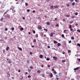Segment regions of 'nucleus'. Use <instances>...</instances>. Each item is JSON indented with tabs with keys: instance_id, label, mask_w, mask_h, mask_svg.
Returning a JSON list of instances; mask_svg holds the SVG:
<instances>
[{
	"instance_id": "f257e3e1",
	"label": "nucleus",
	"mask_w": 80,
	"mask_h": 80,
	"mask_svg": "<svg viewBox=\"0 0 80 80\" xmlns=\"http://www.w3.org/2000/svg\"><path fill=\"white\" fill-rule=\"evenodd\" d=\"M53 74L52 73H50L49 74V77L50 78H52L53 77Z\"/></svg>"
},
{
	"instance_id": "f03ea898",
	"label": "nucleus",
	"mask_w": 80,
	"mask_h": 80,
	"mask_svg": "<svg viewBox=\"0 0 80 80\" xmlns=\"http://www.w3.org/2000/svg\"><path fill=\"white\" fill-rule=\"evenodd\" d=\"M7 77L9 78V77L10 76V73H9V72H8L7 73Z\"/></svg>"
},
{
	"instance_id": "7ed1b4c3",
	"label": "nucleus",
	"mask_w": 80,
	"mask_h": 80,
	"mask_svg": "<svg viewBox=\"0 0 80 80\" xmlns=\"http://www.w3.org/2000/svg\"><path fill=\"white\" fill-rule=\"evenodd\" d=\"M15 8V7H13V6H12L11 7V8L10 9V10H13V9H14Z\"/></svg>"
},
{
	"instance_id": "20e7f679",
	"label": "nucleus",
	"mask_w": 80,
	"mask_h": 80,
	"mask_svg": "<svg viewBox=\"0 0 80 80\" xmlns=\"http://www.w3.org/2000/svg\"><path fill=\"white\" fill-rule=\"evenodd\" d=\"M53 58L54 59L55 61H57V58L55 57H53Z\"/></svg>"
},
{
	"instance_id": "39448f33",
	"label": "nucleus",
	"mask_w": 80,
	"mask_h": 80,
	"mask_svg": "<svg viewBox=\"0 0 80 80\" xmlns=\"http://www.w3.org/2000/svg\"><path fill=\"white\" fill-rule=\"evenodd\" d=\"M38 28L39 30H42V28L40 25L38 26Z\"/></svg>"
},
{
	"instance_id": "423d86ee",
	"label": "nucleus",
	"mask_w": 80,
	"mask_h": 80,
	"mask_svg": "<svg viewBox=\"0 0 80 80\" xmlns=\"http://www.w3.org/2000/svg\"><path fill=\"white\" fill-rule=\"evenodd\" d=\"M10 48L9 47H8L6 48V51H8V49Z\"/></svg>"
},
{
	"instance_id": "0eeeda50",
	"label": "nucleus",
	"mask_w": 80,
	"mask_h": 80,
	"mask_svg": "<svg viewBox=\"0 0 80 80\" xmlns=\"http://www.w3.org/2000/svg\"><path fill=\"white\" fill-rule=\"evenodd\" d=\"M79 69V67H77L76 68H75L74 70H78Z\"/></svg>"
},
{
	"instance_id": "6e6552de",
	"label": "nucleus",
	"mask_w": 80,
	"mask_h": 80,
	"mask_svg": "<svg viewBox=\"0 0 80 80\" xmlns=\"http://www.w3.org/2000/svg\"><path fill=\"white\" fill-rule=\"evenodd\" d=\"M6 17H8V18H10V15L8 14H7L6 15Z\"/></svg>"
},
{
	"instance_id": "1a4fd4ad",
	"label": "nucleus",
	"mask_w": 80,
	"mask_h": 80,
	"mask_svg": "<svg viewBox=\"0 0 80 80\" xmlns=\"http://www.w3.org/2000/svg\"><path fill=\"white\" fill-rule=\"evenodd\" d=\"M40 58H43V55H42V54H40Z\"/></svg>"
},
{
	"instance_id": "9d476101",
	"label": "nucleus",
	"mask_w": 80,
	"mask_h": 80,
	"mask_svg": "<svg viewBox=\"0 0 80 80\" xmlns=\"http://www.w3.org/2000/svg\"><path fill=\"white\" fill-rule=\"evenodd\" d=\"M18 48L19 50H20V51H22V49L21 48Z\"/></svg>"
},
{
	"instance_id": "9b49d317",
	"label": "nucleus",
	"mask_w": 80,
	"mask_h": 80,
	"mask_svg": "<svg viewBox=\"0 0 80 80\" xmlns=\"http://www.w3.org/2000/svg\"><path fill=\"white\" fill-rule=\"evenodd\" d=\"M46 25H50V22H47Z\"/></svg>"
},
{
	"instance_id": "f8f14e48",
	"label": "nucleus",
	"mask_w": 80,
	"mask_h": 80,
	"mask_svg": "<svg viewBox=\"0 0 80 80\" xmlns=\"http://www.w3.org/2000/svg\"><path fill=\"white\" fill-rule=\"evenodd\" d=\"M53 33H51L50 35V37H53Z\"/></svg>"
},
{
	"instance_id": "ddd939ff",
	"label": "nucleus",
	"mask_w": 80,
	"mask_h": 80,
	"mask_svg": "<svg viewBox=\"0 0 80 80\" xmlns=\"http://www.w3.org/2000/svg\"><path fill=\"white\" fill-rule=\"evenodd\" d=\"M54 44H56V43H57V42L56 41H54Z\"/></svg>"
},
{
	"instance_id": "4468645a",
	"label": "nucleus",
	"mask_w": 80,
	"mask_h": 80,
	"mask_svg": "<svg viewBox=\"0 0 80 80\" xmlns=\"http://www.w3.org/2000/svg\"><path fill=\"white\" fill-rule=\"evenodd\" d=\"M46 60L47 61H49V60H50V58H46Z\"/></svg>"
},
{
	"instance_id": "2eb2a0df",
	"label": "nucleus",
	"mask_w": 80,
	"mask_h": 80,
	"mask_svg": "<svg viewBox=\"0 0 80 80\" xmlns=\"http://www.w3.org/2000/svg\"><path fill=\"white\" fill-rule=\"evenodd\" d=\"M32 32L33 33H35V31L34 30H32Z\"/></svg>"
},
{
	"instance_id": "dca6fc26",
	"label": "nucleus",
	"mask_w": 80,
	"mask_h": 80,
	"mask_svg": "<svg viewBox=\"0 0 80 80\" xmlns=\"http://www.w3.org/2000/svg\"><path fill=\"white\" fill-rule=\"evenodd\" d=\"M61 45V44H60V43H58V47H59V46H60V45Z\"/></svg>"
},
{
	"instance_id": "f3484780",
	"label": "nucleus",
	"mask_w": 80,
	"mask_h": 80,
	"mask_svg": "<svg viewBox=\"0 0 80 80\" xmlns=\"http://www.w3.org/2000/svg\"><path fill=\"white\" fill-rule=\"evenodd\" d=\"M53 8V5H52L50 6V8H51V9H52Z\"/></svg>"
},
{
	"instance_id": "a211bd4d",
	"label": "nucleus",
	"mask_w": 80,
	"mask_h": 80,
	"mask_svg": "<svg viewBox=\"0 0 80 80\" xmlns=\"http://www.w3.org/2000/svg\"><path fill=\"white\" fill-rule=\"evenodd\" d=\"M20 30H21V31H23V28H21L20 29Z\"/></svg>"
},
{
	"instance_id": "6ab92c4d",
	"label": "nucleus",
	"mask_w": 80,
	"mask_h": 80,
	"mask_svg": "<svg viewBox=\"0 0 80 80\" xmlns=\"http://www.w3.org/2000/svg\"><path fill=\"white\" fill-rule=\"evenodd\" d=\"M54 8H58V6H54Z\"/></svg>"
},
{
	"instance_id": "aec40b11",
	"label": "nucleus",
	"mask_w": 80,
	"mask_h": 80,
	"mask_svg": "<svg viewBox=\"0 0 80 80\" xmlns=\"http://www.w3.org/2000/svg\"><path fill=\"white\" fill-rule=\"evenodd\" d=\"M75 2H73V3H72V5L73 6H74V5H75Z\"/></svg>"
},
{
	"instance_id": "412c9836",
	"label": "nucleus",
	"mask_w": 80,
	"mask_h": 80,
	"mask_svg": "<svg viewBox=\"0 0 80 80\" xmlns=\"http://www.w3.org/2000/svg\"><path fill=\"white\" fill-rule=\"evenodd\" d=\"M73 21H71V22H69V23H70V24H71L73 23Z\"/></svg>"
},
{
	"instance_id": "4be33fe9",
	"label": "nucleus",
	"mask_w": 80,
	"mask_h": 80,
	"mask_svg": "<svg viewBox=\"0 0 80 80\" xmlns=\"http://www.w3.org/2000/svg\"><path fill=\"white\" fill-rule=\"evenodd\" d=\"M69 28H72V25H70L69 27Z\"/></svg>"
},
{
	"instance_id": "5701e85b",
	"label": "nucleus",
	"mask_w": 80,
	"mask_h": 80,
	"mask_svg": "<svg viewBox=\"0 0 80 80\" xmlns=\"http://www.w3.org/2000/svg\"><path fill=\"white\" fill-rule=\"evenodd\" d=\"M12 13H15V10H13H13H12Z\"/></svg>"
},
{
	"instance_id": "b1692460",
	"label": "nucleus",
	"mask_w": 80,
	"mask_h": 80,
	"mask_svg": "<svg viewBox=\"0 0 80 80\" xmlns=\"http://www.w3.org/2000/svg\"><path fill=\"white\" fill-rule=\"evenodd\" d=\"M66 62V61L65 60H63L62 61V62Z\"/></svg>"
},
{
	"instance_id": "393cba45",
	"label": "nucleus",
	"mask_w": 80,
	"mask_h": 80,
	"mask_svg": "<svg viewBox=\"0 0 80 80\" xmlns=\"http://www.w3.org/2000/svg\"><path fill=\"white\" fill-rule=\"evenodd\" d=\"M44 30H45V32H47V29L44 28Z\"/></svg>"
},
{
	"instance_id": "a878e982",
	"label": "nucleus",
	"mask_w": 80,
	"mask_h": 80,
	"mask_svg": "<svg viewBox=\"0 0 80 80\" xmlns=\"http://www.w3.org/2000/svg\"><path fill=\"white\" fill-rule=\"evenodd\" d=\"M75 2H77V3H78L79 2L78 0H75Z\"/></svg>"
},
{
	"instance_id": "bb28decb",
	"label": "nucleus",
	"mask_w": 80,
	"mask_h": 80,
	"mask_svg": "<svg viewBox=\"0 0 80 80\" xmlns=\"http://www.w3.org/2000/svg\"><path fill=\"white\" fill-rule=\"evenodd\" d=\"M71 39L72 40H74V39H75V38H74V37H72Z\"/></svg>"
},
{
	"instance_id": "cd10ccee",
	"label": "nucleus",
	"mask_w": 80,
	"mask_h": 80,
	"mask_svg": "<svg viewBox=\"0 0 80 80\" xmlns=\"http://www.w3.org/2000/svg\"><path fill=\"white\" fill-rule=\"evenodd\" d=\"M72 18H75V16H72L71 17Z\"/></svg>"
},
{
	"instance_id": "c85d7f7f",
	"label": "nucleus",
	"mask_w": 80,
	"mask_h": 80,
	"mask_svg": "<svg viewBox=\"0 0 80 80\" xmlns=\"http://www.w3.org/2000/svg\"><path fill=\"white\" fill-rule=\"evenodd\" d=\"M66 6H67V7H70V4H67L66 5Z\"/></svg>"
},
{
	"instance_id": "c756f323",
	"label": "nucleus",
	"mask_w": 80,
	"mask_h": 80,
	"mask_svg": "<svg viewBox=\"0 0 80 80\" xmlns=\"http://www.w3.org/2000/svg\"><path fill=\"white\" fill-rule=\"evenodd\" d=\"M25 5H26V6H28V3H27V2H26L25 3Z\"/></svg>"
},
{
	"instance_id": "7c9ffc66",
	"label": "nucleus",
	"mask_w": 80,
	"mask_h": 80,
	"mask_svg": "<svg viewBox=\"0 0 80 80\" xmlns=\"http://www.w3.org/2000/svg\"><path fill=\"white\" fill-rule=\"evenodd\" d=\"M66 31H67V30H65L64 31V32H63V33H66V32H66Z\"/></svg>"
},
{
	"instance_id": "2f4dec72",
	"label": "nucleus",
	"mask_w": 80,
	"mask_h": 80,
	"mask_svg": "<svg viewBox=\"0 0 80 80\" xmlns=\"http://www.w3.org/2000/svg\"><path fill=\"white\" fill-rule=\"evenodd\" d=\"M53 73H54V74H57V72L56 71H54Z\"/></svg>"
},
{
	"instance_id": "473e14b6",
	"label": "nucleus",
	"mask_w": 80,
	"mask_h": 80,
	"mask_svg": "<svg viewBox=\"0 0 80 80\" xmlns=\"http://www.w3.org/2000/svg\"><path fill=\"white\" fill-rule=\"evenodd\" d=\"M30 69H33V67L32 66H30Z\"/></svg>"
},
{
	"instance_id": "72a5a7b5",
	"label": "nucleus",
	"mask_w": 80,
	"mask_h": 80,
	"mask_svg": "<svg viewBox=\"0 0 80 80\" xmlns=\"http://www.w3.org/2000/svg\"><path fill=\"white\" fill-rule=\"evenodd\" d=\"M33 42H36V40L35 39H34L33 40Z\"/></svg>"
},
{
	"instance_id": "f704fd0d",
	"label": "nucleus",
	"mask_w": 80,
	"mask_h": 80,
	"mask_svg": "<svg viewBox=\"0 0 80 80\" xmlns=\"http://www.w3.org/2000/svg\"><path fill=\"white\" fill-rule=\"evenodd\" d=\"M2 20H3V18H2L1 19V21H2Z\"/></svg>"
},
{
	"instance_id": "c9c22d12",
	"label": "nucleus",
	"mask_w": 80,
	"mask_h": 80,
	"mask_svg": "<svg viewBox=\"0 0 80 80\" xmlns=\"http://www.w3.org/2000/svg\"><path fill=\"white\" fill-rule=\"evenodd\" d=\"M62 38H63V37H64V34H62Z\"/></svg>"
},
{
	"instance_id": "e433bc0d",
	"label": "nucleus",
	"mask_w": 80,
	"mask_h": 80,
	"mask_svg": "<svg viewBox=\"0 0 80 80\" xmlns=\"http://www.w3.org/2000/svg\"><path fill=\"white\" fill-rule=\"evenodd\" d=\"M50 72H46V74H49Z\"/></svg>"
},
{
	"instance_id": "4c0bfd02",
	"label": "nucleus",
	"mask_w": 80,
	"mask_h": 80,
	"mask_svg": "<svg viewBox=\"0 0 80 80\" xmlns=\"http://www.w3.org/2000/svg\"><path fill=\"white\" fill-rule=\"evenodd\" d=\"M31 70L30 69H28V72H31Z\"/></svg>"
},
{
	"instance_id": "58836bf2",
	"label": "nucleus",
	"mask_w": 80,
	"mask_h": 80,
	"mask_svg": "<svg viewBox=\"0 0 80 80\" xmlns=\"http://www.w3.org/2000/svg\"><path fill=\"white\" fill-rule=\"evenodd\" d=\"M8 63H12V61H10L8 62Z\"/></svg>"
},
{
	"instance_id": "ea45409f",
	"label": "nucleus",
	"mask_w": 80,
	"mask_h": 80,
	"mask_svg": "<svg viewBox=\"0 0 80 80\" xmlns=\"http://www.w3.org/2000/svg\"><path fill=\"white\" fill-rule=\"evenodd\" d=\"M71 52V51L70 50H68V53H70Z\"/></svg>"
},
{
	"instance_id": "a19ab883",
	"label": "nucleus",
	"mask_w": 80,
	"mask_h": 80,
	"mask_svg": "<svg viewBox=\"0 0 80 80\" xmlns=\"http://www.w3.org/2000/svg\"><path fill=\"white\" fill-rule=\"evenodd\" d=\"M77 32H79V33H80V30L78 29L77 30Z\"/></svg>"
},
{
	"instance_id": "79ce46f5",
	"label": "nucleus",
	"mask_w": 80,
	"mask_h": 80,
	"mask_svg": "<svg viewBox=\"0 0 80 80\" xmlns=\"http://www.w3.org/2000/svg\"><path fill=\"white\" fill-rule=\"evenodd\" d=\"M70 31L71 32L73 30L72 28H70Z\"/></svg>"
},
{
	"instance_id": "37998d69",
	"label": "nucleus",
	"mask_w": 80,
	"mask_h": 80,
	"mask_svg": "<svg viewBox=\"0 0 80 80\" xmlns=\"http://www.w3.org/2000/svg\"><path fill=\"white\" fill-rule=\"evenodd\" d=\"M77 45H78V46H79V47H80V44L78 43Z\"/></svg>"
},
{
	"instance_id": "c03bdc74",
	"label": "nucleus",
	"mask_w": 80,
	"mask_h": 80,
	"mask_svg": "<svg viewBox=\"0 0 80 80\" xmlns=\"http://www.w3.org/2000/svg\"><path fill=\"white\" fill-rule=\"evenodd\" d=\"M75 15H78V12H76L75 13Z\"/></svg>"
},
{
	"instance_id": "a18cd8bd",
	"label": "nucleus",
	"mask_w": 80,
	"mask_h": 80,
	"mask_svg": "<svg viewBox=\"0 0 80 80\" xmlns=\"http://www.w3.org/2000/svg\"><path fill=\"white\" fill-rule=\"evenodd\" d=\"M11 29L12 30H15V29H14V28H12Z\"/></svg>"
},
{
	"instance_id": "49530a36",
	"label": "nucleus",
	"mask_w": 80,
	"mask_h": 80,
	"mask_svg": "<svg viewBox=\"0 0 80 80\" xmlns=\"http://www.w3.org/2000/svg\"><path fill=\"white\" fill-rule=\"evenodd\" d=\"M72 43V41H69V43Z\"/></svg>"
},
{
	"instance_id": "de8ad7c7",
	"label": "nucleus",
	"mask_w": 80,
	"mask_h": 80,
	"mask_svg": "<svg viewBox=\"0 0 80 80\" xmlns=\"http://www.w3.org/2000/svg\"><path fill=\"white\" fill-rule=\"evenodd\" d=\"M37 72H38V73H40V70H38L37 71Z\"/></svg>"
},
{
	"instance_id": "09e8293b",
	"label": "nucleus",
	"mask_w": 80,
	"mask_h": 80,
	"mask_svg": "<svg viewBox=\"0 0 80 80\" xmlns=\"http://www.w3.org/2000/svg\"><path fill=\"white\" fill-rule=\"evenodd\" d=\"M28 78H30L31 77V76L30 75H28Z\"/></svg>"
},
{
	"instance_id": "8fccbe9b",
	"label": "nucleus",
	"mask_w": 80,
	"mask_h": 80,
	"mask_svg": "<svg viewBox=\"0 0 80 80\" xmlns=\"http://www.w3.org/2000/svg\"><path fill=\"white\" fill-rule=\"evenodd\" d=\"M27 12H30V10L29 9H27Z\"/></svg>"
},
{
	"instance_id": "3c124183",
	"label": "nucleus",
	"mask_w": 80,
	"mask_h": 80,
	"mask_svg": "<svg viewBox=\"0 0 80 80\" xmlns=\"http://www.w3.org/2000/svg\"><path fill=\"white\" fill-rule=\"evenodd\" d=\"M63 22H65V19H63Z\"/></svg>"
},
{
	"instance_id": "603ef678",
	"label": "nucleus",
	"mask_w": 80,
	"mask_h": 80,
	"mask_svg": "<svg viewBox=\"0 0 80 80\" xmlns=\"http://www.w3.org/2000/svg\"><path fill=\"white\" fill-rule=\"evenodd\" d=\"M29 62H30V61H28V60H27V63H29Z\"/></svg>"
},
{
	"instance_id": "864d4df0",
	"label": "nucleus",
	"mask_w": 80,
	"mask_h": 80,
	"mask_svg": "<svg viewBox=\"0 0 80 80\" xmlns=\"http://www.w3.org/2000/svg\"><path fill=\"white\" fill-rule=\"evenodd\" d=\"M52 72H53V71H55V70L54 69H52Z\"/></svg>"
},
{
	"instance_id": "5fc2aeb1",
	"label": "nucleus",
	"mask_w": 80,
	"mask_h": 80,
	"mask_svg": "<svg viewBox=\"0 0 80 80\" xmlns=\"http://www.w3.org/2000/svg\"><path fill=\"white\" fill-rule=\"evenodd\" d=\"M5 31H7L8 30V29L7 28H6L5 29Z\"/></svg>"
},
{
	"instance_id": "6e6d98bb",
	"label": "nucleus",
	"mask_w": 80,
	"mask_h": 80,
	"mask_svg": "<svg viewBox=\"0 0 80 80\" xmlns=\"http://www.w3.org/2000/svg\"><path fill=\"white\" fill-rule=\"evenodd\" d=\"M36 37H38V34H36Z\"/></svg>"
},
{
	"instance_id": "4d7b16f0",
	"label": "nucleus",
	"mask_w": 80,
	"mask_h": 80,
	"mask_svg": "<svg viewBox=\"0 0 80 80\" xmlns=\"http://www.w3.org/2000/svg\"><path fill=\"white\" fill-rule=\"evenodd\" d=\"M78 61L79 62H80V58H78Z\"/></svg>"
},
{
	"instance_id": "13d9d810",
	"label": "nucleus",
	"mask_w": 80,
	"mask_h": 80,
	"mask_svg": "<svg viewBox=\"0 0 80 80\" xmlns=\"http://www.w3.org/2000/svg\"><path fill=\"white\" fill-rule=\"evenodd\" d=\"M32 12H33V13H35V11L33 10V11H32Z\"/></svg>"
},
{
	"instance_id": "bf43d9fd",
	"label": "nucleus",
	"mask_w": 80,
	"mask_h": 80,
	"mask_svg": "<svg viewBox=\"0 0 80 80\" xmlns=\"http://www.w3.org/2000/svg\"><path fill=\"white\" fill-rule=\"evenodd\" d=\"M30 55H32V52H30Z\"/></svg>"
},
{
	"instance_id": "052dcab7",
	"label": "nucleus",
	"mask_w": 80,
	"mask_h": 80,
	"mask_svg": "<svg viewBox=\"0 0 80 80\" xmlns=\"http://www.w3.org/2000/svg\"><path fill=\"white\" fill-rule=\"evenodd\" d=\"M61 75L62 74H61V73H59V76H61Z\"/></svg>"
},
{
	"instance_id": "680f3d73",
	"label": "nucleus",
	"mask_w": 80,
	"mask_h": 80,
	"mask_svg": "<svg viewBox=\"0 0 80 80\" xmlns=\"http://www.w3.org/2000/svg\"><path fill=\"white\" fill-rule=\"evenodd\" d=\"M73 0H70V2H73Z\"/></svg>"
},
{
	"instance_id": "e2e57ef3",
	"label": "nucleus",
	"mask_w": 80,
	"mask_h": 80,
	"mask_svg": "<svg viewBox=\"0 0 80 80\" xmlns=\"http://www.w3.org/2000/svg\"><path fill=\"white\" fill-rule=\"evenodd\" d=\"M22 19L23 20H25V17H23L22 18Z\"/></svg>"
},
{
	"instance_id": "0e129e2a",
	"label": "nucleus",
	"mask_w": 80,
	"mask_h": 80,
	"mask_svg": "<svg viewBox=\"0 0 80 80\" xmlns=\"http://www.w3.org/2000/svg\"><path fill=\"white\" fill-rule=\"evenodd\" d=\"M59 26V25L58 24H57L56 25V27H58Z\"/></svg>"
},
{
	"instance_id": "69168bd1",
	"label": "nucleus",
	"mask_w": 80,
	"mask_h": 80,
	"mask_svg": "<svg viewBox=\"0 0 80 80\" xmlns=\"http://www.w3.org/2000/svg\"><path fill=\"white\" fill-rule=\"evenodd\" d=\"M32 48H34V47H35V46H33V45H32Z\"/></svg>"
},
{
	"instance_id": "338daca9",
	"label": "nucleus",
	"mask_w": 80,
	"mask_h": 80,
	"mask_svg": "<svg viewBox=\"0 0 80 80\" xmlns=\"http://www.w3.org/2000/svg\"><path fill=\"white\" fill-rule=\"evenodd\" d=\"M48 48H50V46H48Z\"/></svg>"
},
{
	"instance_id": "774afa93",
	"label": "nucleus",
	"mask_w": 80,
	"mask_h": 80,
	"mask_svg": "<svg viewBox=\"0 0 80 80\" xmlns=\"http://www.w3.org/2000/svg\"><path fill=\"white\" fill-rule=\"evenodd\" d=\"M66 17H69V15H67L66 16Z\"/></svg>"
}]
</instances>
